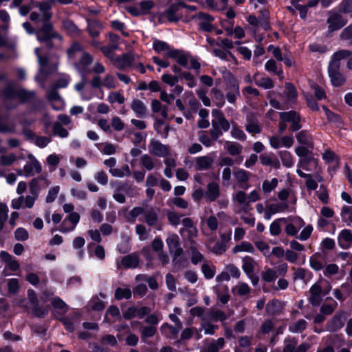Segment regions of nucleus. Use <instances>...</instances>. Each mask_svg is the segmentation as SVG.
I'll return each instance as SVG.
<instances>
[{"mask_svg": "<svg viewBox=\"0 0 352 352\" xmlns=\"http://www.w3.org/2000/svg\"><path fill=\"white\" fill-rule=\"evenodd\" d=\"M4 107L8 110L16 109L18 103L13 102L14 98H18L20 103L34 101L38 104H42L40 99L36 98L33 91H28L22 88H16L13 84L9 83L5 86L0 94Z\"/></svg>", "mask_w": 352, "mask_h": 352, "instance_id": "obj_1", "label": "nucleus"}, {"mask_svg": "<svg viewBox=\"0 0 352 352\" xmlns=\"http://www.w3.org/2000/svg\"><path fill=\"white\" fill-rule=\"evenodd\" d=\"M327 14V23L328 27L326 36L327 37H331L333 32L341 29L347 23V20L338 12L329 11Z\"/></svg>", "mask_w": 352, "mask_h": 352, "instance_id": "obj_2", "label": "nucleus"}, {"mask_svg": "<svg viewBox=\"0 0 352 352\" xmlns=\"http://www.w3.org/2000/svg\"><path fill=\"white\" fill-rule=\"evenodd\" d=\"M170 254L173 256V263L177 265L179 260L177 259L184 252L181 248L180 239L177 234H170L166 240Z\"/></svg>", "mask_w": 352, "mask_h": 352, "instance_id": "obj_3", "label": "nucleus"}, {"mask_svg": "<svg viewBox=\"0 0 352 352\" xmlns=\"http://www.w3.org/2000/svg\"><path fill=\"white\" fill-rule=\"evenodd\" d=\"M42 25L36 30V38L40 42L48 41L54 38H59V35L54 30L50 21H41Z\"/></svg>", "mask_w": 352, "mask_h": 352, "instance_id": "obj_4", "label": "nucleus"}, {"mask_svg": "<svg viewBox=\"0 0 352 352\" xmlns=\"http://www.w3.org/2000/svg\"><path fill=\"white\" fill-rule=\"evenodd\" d=\"M159 209L155 207H146L144 213V221L150 227L157 230L162 229V224L159 218Z\"/></svg>", "mask_w": 352, "mask_h": 352, "instance_id": "obj_5", "label": "nucleus"}, {"mask_svg": "<svg viewBox=\"0 0 352 352\" xmlns=\"http://www.w3.org/2000/svg\"><path fill=\"white\" fill-rule=\"evenodd\" d=\"M310 344L302 342L298 346V340L288 337L284 340V346L282 352H307L310 349Z\"/></svg>", "mask_w": 352, "mask_h": 352, "instance_id": "obj_6", "label": "nucleus"}, {"mask_svg": "<svg viewBox=\"0 0 352 352\" xmlns=\"http://www.w3.org/2000/svg\"><path fill=\"white\" fill-rule=\"evenodd\" d=\"M280 118L283 122L291 123L290 129L292 131H297L301 129L300 116L295 111H289L287 112H280L279 113Z\"/></svg>", "mask_w": 352, "mask_h": 352, "instance_id": "obj_7", "label": "nucleus"}, {"mask_svg": "<svg viewBox=\"0 0 352 352\" xmlns=\"http://www.w3.org/2000/svg\"><path fill=\"white\" fill-rule=\"evenodd\" d=\"M351 54V51L346 50H342L334 53L333 58L329 64V75L340 72V60L346 58L347 56Z\"/></svg>", "mask_w": 352, "mask_h": 352, "instance_id": "obj_8", "label": "nucleus"}, {"mask_svg": "<svg viewBox=\"0 0 352 352\" xmlns=\"http://www.w3.org/2000/svg\"><path fill=\"white\" fill-rule=\"evenodd\" d=\"M93 60V56L90 54L83 52L79 60L74 63V67L81 76H86L91 72L89 67Z\"/></svg>", "mask_w": 352, "mask_h": 352, "instance_id": "obj_9", "label": "nucleus"}, {"mask_svg": "<svg viewBox=\"0 0 352 352\" xmlns=\"http://www.w3.org/2000/svg\"><path fill=\"white\" fill-rule=\"evenodd\" d=\"M329 290L330 287L327 291L323 292L321 285L318 283H316L309 289V302L313 306H318L322 300V296L326 295Z\"/></svg>", "mask_w": 352, "mask_h": 352, "instance_id": "obj_10", "label": "nucleus"}, {"mask_svg": "<svg viewBox=\"0 0 352 352\" xmlns=\"http://www.w3.org/2000/svg\"><path fill=\"white\" fill-rule=\"evenodd\" d=\"M245 130L250 134H258L262 131V126L256 116L252 113L249 112L245 118Z\"/></svg>", "mask_w": 352, "mask_h": 352, "instance_id": "obj_11", "label": "nucleus"}, {"mask_svg": "<svg viewBox=\"0 0 352 352\" xmlns=\"http://www.w3.org/2000/svg\"><path fill=\"white\" fill-rule=\"evenodd\" d=\"M148 151L151 154L157 157H166L170 153L168 146L162 144L159 140H152L148 145Z\"/></svg>", "mask_w": 352, "mask_h": 352, "instance_id": "obj_12", "label": "nucleus"}, {"mask_svg": "<svg viewBox=\"0 0 352 352\" xmlns=\"http://www.w3.org/2000/svg\"><path fill=\"white\" fill-rule=\"evenodd\" d=\"M135 60L133 53H125L121 56L115 57L112 60L113 65L118 69L123 70L126 67H130Z\"/></svg>", "mask_w": 352, "mask_h": 352, "instance_id": "obj_13", "label": "nucleus"}, {"mask_svg": "<svg viewBox=\"0 0 352 352\" xmlns=\"http://www.w3.org/2000/svg\"><path fill=\"white\" fill-rule=\"evenodd\" d=\"M345 320V314L343 311L338 312L333 318L327 323L326 329L330 332H336L343 327Z\"/></svg>", "mask_w": 352, "mask_h": 352, "instance_id": "obj_14", "label": "nucleus"}, {"mask_svg": "<svg viewBox=\"0 0 352 352\" xmlns=\"http://www.w3.org/2000/svg\"><path fill=\"white\" fill-rule=\"evenodd\" d=\"M192 19H198L200 21L198 24L200 30L208 32L212 30L211 22L214 20V18L211 15L200 12L192 16Z\"/></svg>", "mask_w": 352, "mask_h": 352, "instance_id": "obj_15", "label": "nucleus"}, {"mask_svg": "<svg viewBox=\"0 0 352 352\" xmlns=\"http://www.w3.org/2000/svg\"><path fill=\"white\" fill-rule=\"evenodd\" d=\"M79 220L80 214L76 212H71L67 217L64 219L59 230L64 233L73 230Z\"/></svg>", "mask_w": 352, "mask_h": 352, "instance_id": "obj_16", "label": "nucleus"}, {"mask_svg": "<svg viewBox=\"0 0 352 352\" xmlns=\"http://www.w3.org/2000/svg\"><path fill=\"white\" fill-rule=\"evenodd\" d=\"M327 254L325 252H316L313 254L309 258L311 267L316 271L322 270L327 263Z\"/></svg>", "mask_w": 352, "mask_h": 352, "instance_id": "obj_17", "label": "nucleus"}, {"mask_svg": "<svg viewBox=\"0 0 352 352\" xmlns=\"http://www.w3.org/2000/svg\"><path fill=\"white\" fill-rule=\"evenodd\" d=\"M220 188L217 183L212 182L208 184L205 198L208 201H214L220 196Z\"/></svg>", "mask_w": 352, "mask_h": 352, "instance_id": "obj_18", "label": "nucleus"}, {"mask_svg": "<svg viewBox=\"0 0 352 352\" xmlns=\"http://www.w3.org/2000/svg\"><path fill=\"white\" fill-rule=\"evenodd\" d=\"M259 159L261 164L264 166H270L276 169H278L280 167L278 159L272 153L261 154L259 156Z\"/></svg>", "mask_w": 352, "mask_h": 352, "instance_id": "obj_19", "label": "nucleus"}, {"mask_svg": "<svg viewBox=\"0 0 352 352\" xmlns=\"http://www.w3.org/2000/svg\"><path fill=\"white\" fill-rule=\"evenodd\" d=\"M196 169L197 170H206L212 167L213 158L208 155L197 157L195 160Z\"/></svg>", "mask_w": 352, "mask_h": 352, "instance_id": "obj_20", "label": "nucleus"}, {"mask_svg": "<svg viewBox=\"0 0 352 352\" xmlns=\"http://www.w3.org/2000/svg\"><path fill=\"white\" fill-rule=\"evenodd\" d=\"M212 115L215 117V120L217 121L218 127H221L222 131H227L230 129V123L228 120L225 118L223 113L217 109H213Z\"/></svg>", "mask_w": 352, "mask_h": 352, "instance_id": "obj_21", "label": "nucleus"}, {"mask_svg": "<svg viewBox=\"0 0 352 352\" xmlns=\"http://www.w3.org/2000/svg\"><path fill=\"white\" fill-rule=\"evenodd\" d=\"M29 157L32 158V160L30 163L25 164L23 168L26 177L34 175V170H35L36 173H41L42 170L41 166L37 160L31 155H29Z\"/></svg>", "mask_w": 352, "mask_h": 352, "instance_id": "obj_22", "label": "nucleus"}, {"mask_svg": "<svg viewBox=\"0 0 352 352\" xmlns=\"http://www.w3.org/2000/svg\"><path fill=\"white\" fill-rule=\"evenodd\" d=\"M225 344V340L220 338L217 340H213L210 343L205 344L201 350V352H218L223 347Z\"/></svg>", "mask_w": 352, "mask_h": 352, "instance_id": "obj_23", "label": "nucleus"}, {"mask_svg": "<svg viewBox=\"0 0 352 352\" xmlns=\"http://www.w3.org/2000/svg\"><path fill=\"white\" fill-rule=\"evenodd\" d=\"M227 319L226 314L220 310H209L205 316L202 318V320H213V321H221L223 322Z\"/></svg>", "mask_w": 352, "mask_h": 352, "instance_id": "obj_24", "label": "nucleus"}, {"mask_svg": "<svg viewBox=\"0 0 352 352\" xmlns=\"http://www.w3.org/2000/svg\"><path fill=\"white\" fill-rule=\"evenodd\" d=\"M121 264L125 268H136L140 264L139 256L136 254H128L122 258Z\"/></svg>", "mask_w": 352, "mask_h": 352, "instance_id": "obj_25", "label": "nucleus"}, {"mask_svg": "<svg viewBox=\"0 0 352 352\" xmlns=\"http://www.w3.org/2000/svg\"><path fill=\"white\" fill-rule=\"evenodd\" d=\"M250 175V173L243 169H237L234 172V176L236 180L240 184V186L244 189L248 188L247 182L249 180Z\"/></svg>", "mask_w": 352, "mask_h": 352, "instance_id": "obj_26", "label": "nucleus"}, {"mask_svg": "<svg viewBox=\"0 0 352 352\" xmlns=\"http://www.w3.org/2000/svg\"><path fill=\"white\" fill-rule=\"evenodd\" d=\"M131 109L135 113L137 117L144 118L146 114V107L144 103L138 99H135L131 104Z\"/></svg>", "mask_w": 352, "mask_h": 352, "instance_id": "obj_27", "label": "nucleus"}, {"mask_svg": "<svg viewBox=\"0 0 352 352\" xmlns=\"http://www.w3.org/2000/svg\"><path fill=\"white\" fill-rule=\"evenodd\" d=\"M102 28V24L99 21L87 19V32L92 37L99 36Z\"/></svg>", "mask_w": 352, "mask_h": 352, "instance_id": "obj_28", "label": "nucleus"}, {"mask_svg": "<svg viewBox=\"0 0 352 352\" xmlns=\"http://www.w3.org/2000/svg\"><path fill=\"white\" fill-rule=\"evenodd\" d=\"M296 138L299 144L305 145L310 148H314L311 137L307 131H300L296 135Z\"/></svg>", "mask_w": 352, "mask_h": 352, "instance_id": "obj_29", "label": "nucleus"}, {"mask_svg": "<svg viewBox=\"0 0 352 352\" xmlns=\"http://www.w3.org/2000/svg\"><path fill=\"white\" fill-rule=\"evenodd\" d=\"M35 7L38 8L41 11V21H50L52 14L50 12L51 6L47 2H38L35 3Z\"/></svg>", "mask_w": 352, "mask_h": 352, "instance_id": "obj_30", "label": "nucleus"}, {"mask_svg": "<svg viewBox=\"0 0 352 352\" xmlns=\"http://www.w3.org/2000/svg\"><path fill=\"white\" fill-rule=\"evenodd\" d=\"M283 309L282 303L278 300H272L266 305V311L270 315H278Z\"/></svg>", "mask_w": 352, "mask_h": 352, "instance_id": "obj_31", "label": "nucleus"}, {"mask_svg": "<svg viewBox=\"0 0 352 352\" xmlns=\"http://www.w3.org/2000/svg\"><path fill=\"white\" fill-rule=\"evenodd\" d=\"M225 148L228 153L232 156L241 155L243 151V146L234 142L226 141L225 143Z\"/></svg>", "mask_w": 352, "mask_h": 352, "instance_id": "obj_32", "label": "nucleus"}, {"mask_svg": "<svg viewBox=\"0 0 352 352\" xmlns=\"http://www.w3.org/2000/svg\"><path fill=\"white\" fill-rule=\"evenodd\" d=\"M338 241L342 248H347L352 242V233L349 230H342L339 235Z\"/></svg>", "mask_w": 352, "mask_h": 352, "instance_id": "obj_33", "label": "nucleus"}, {"mask_svg": "<svg viewBox=\"0 0 352 352\" xmlns=\"http://www.w3.org/2000/svg\"><path fill=\"white\" fill-rule=\"evenodd\" d=\"M284 94L287 97L286 104L293 103L297 97L296 89L291 82H286Z\"/></svg>", "mask_w": 352, "mask_h": 352, "instance_id": "obj_34", "label": "nucleus"}, {"mask_svg": "<svg viewBox=\"0 0 352 352\" xmlns=\"http://www.w3.org/2000/svg\"><path fill=\"white\" fill-rule=\"evenodd\" d=\"M253 80L257 86L266 89H271L274 87V85L273 81L269 77H262L259 78L256 74L254 75Z\"/></svg>", "mask_w": 352, "mask_h": 352, "instance_id": "obj_35", "label": "nucleus"}, {"mask_svg": "<svg viewBox=\"0 0 352 352\" xmlns=\"http://www.w3.org/2000/svg\"><path fill=\"white\" fill-rule=\"evenodd\" d=\"M115 298L120 300L122 299H130L132 296V292L129 286L125 287H118L115 291Z\"/></svg>", "mask_w": 352, "mask_h": 352, "instance_id": "obj_36", "label": "nucleus"}, {"mask_svg": "<svg viewBox=\"0 0 352 352\" xmlns=\"http://www.w3.org/2000/svg\"><path fill=\"white\" fill-rule=\"evenodd\" d=\"M155 160H154L151 155L144 154L140 157V164L147 170H151L157 166L155 164Z\"/></svg>", "mask_w": 352, "mask_h": 352, "instance_id": "obj_37", "label": "nucleus"}, {"mask_svg": "<svg viewBox=\"0 0 352 352\" xmlns=\"http://www.w3.org/2000/svg\"><path fill=\"white\" fill-rule=\"evenodd\" d=\"M201 272L207 279H211L215 274V267L208 261H205L201 265Z\"/></svg>", "mask_w": 352, "mask_h": 352, "instance_id": "obj_38", "label": "nucleus"}, {"mask_svg": "<svg viewBox=\"0 0 352 352\" xmlns=\"http://www.w3.org/2000/svg\"><path fill=\"white\" fill-rule=\"evenodd\" d=\"M63 26L68 34L72 36H78L80 33V30L74 24V23L70 20L64 21Z\"/></svg>", "mask_w": 352, "mask_h": 352, "instance_id": "obj_39", "label": "nucleus"}, {"mask_svg": "<svg viewBox=\"0 0 352 352\" xmlns=\"http://www.w3.org/2000/svg\"><path fill=\"white\" fill-rule=\"evenodd\" d=\"M211 97L214 103L219 107H221L225 104L224 96L222 92L217 89L213 88L211 90Z\"/></svg>", "mask_w": 352, "mask_h": 352, "instance_id": "obj_40", "label": "nucleus"}, {"mask_svg": "<svg viewBox=\"0 0 352 352\" xmlns=\"http://www.w3.org/2000/svg\"><path fill=\"white\" fill-rule=\"evenodd\" d=\"M118 48L117 43H111L106 46H102L100 50L104 55L110 59L111 61L116 57L114 51Z\"/></svg>", "mask_w": 352, "mask_h": 352, "instance_id": "obj_41", "label": "nucleus"}, {"mask_svg": "<svg viewBox=\"0 0 352 352\" xmlns=\"http://www.w3.org/2000/svg\"><path fill=\"white\" fill-rule=\"evenodd\" d=\"M254 259L250 256H245L243 258V271L248 275L254 273Z\"/></svg>", "mask_w": 352, "mask_h": 352, "instance_id": "obj_42", "label": "nucleus"}, {"mask_svg": "<svg viewBox=\"0 0 352 352\" xmlns=\"http://www.w3.org/2000/svg\"><path fill=\"white\" fill-rule=\"evenodd\" d=\"M109 172L113 176L117 177L130 176L131 174L129 166L127 164L124 165L120 168H111Z\"/></svg>", "mask_w": 352, "mask_h": 352, "instance_id": "obj_43", "label": "nucleus"}, {"mask_svg": "<svg viewBox=\"0 0 352 352\" xmlns=\"http://www.w3.org/2000/svg\"><path fill=\"white\" fill-rule=\"evenodd\" d=\"M16 131V124L14 123H8L7 122L3 121L0 118V133L14 134Z\"/></svg>", "mask_w": 352, "mask_h": 352, "instance_id": "obj_44", "label": "nucleus"}, {"mask_svg": "<svg viewBox=\"0 0 352 352\" xmlns=\"http://www.w3.org/2000/svg\"><path fill=\"white\" fill-rule=\"evenodd\" d=\"M278 155L282 161L283 166L290 168L294 165V159L292 154L287 151L278 152Z\"/></svg>", "mask_w": 352, "mask_h": 352, "instance_id": "obj_45", "label": "nucleus"}, {"mask_svg": "<svg viewBox=\"0 0 352 352\" xmlns=\"http://www.w3.org/2000/svg\"><path fill=\"white\" fill-rule=\"evenodd\" d=\"M307 321L300 319L291 324L289 327V330L292 333H300L304 331L307 328Z\"/></svg>", "mask_w": 352, "mask_h": 352, "instance_id": "obj_46", "label": "nucleus"}, {"mask_svg": "<svg viewBox=\"0 0 352 352\" xmlns=\"http://www.w3.org/2000/svg\"><path fill=\"white\" fill-rule=\"evenodd\" d=\"M53 307L60 311L61 314H65L68 311V306L60 298H54L52 300Z\"/></svg>", "mask_w": 352, "mask_h": 352, "instance_id": "obj_47", "label": "nucleus"}, {"mask_svg": "<svg viewBox=\"0 0 352 352\" xmlns=\"http://www.w3.org/2000/svg\"><path fill=\"white\" fill-rule=\"evenodd\" d=\"M233 253L236 254L240 252H254V248L250 242L243 241L239 245H235L232 249Z\"/></svg>", "mask_w": 352, "mask_h": 352, "instance_id": "obj_48", "label": "nucleus"}, {"mask_svg": "<svg viewBox=\"0 0 352 352\" xmlns=\"http://www.w3.org/2000/svg\"><path fill=\"white\" fill-rule=\"evenodd\" d=\"M230 134L233 138L241 141H245L247 138L244 131L241 130L236 123L232 124Z\"/></svg>", "mask_w": 352, "mask_h": 352, "instance_id": "obj_49", "label": "nucleus"}, {"mask_svg": "<svg viewBox=\"0 0 352 352\" xmlns=\"http://www.w3.org/2000/svg\"><path fill=\"white\" fill-rule=\"evenodd\" d=\"M146 208L137 206L134 207L129 212L127 216V221L131 223H133L135 219L141 214L144 215Z\"/></svg>", "mask_w": 352, "mask_h": 352, "instance_id": "obj_50", "label": "nucleus"}, {"mask_svg": "<svg viewBox=\"0 0 352 352\" xmlns=\"http://www.w3.org/2000/svg\"><path fill=\"white\" fill-rule=\"evenodd\" d=\"M53 133L54 135H58L60 138H66L68 136L69 133L66 129H65L62 124L59 122H56L53 124Z\"/></svg>", "mask_w": 352, "mask_h": 352, "instance_id": "obj_51", "label": "nucleus"}, {"mask_svg": "<svg viewBox=\"0 0 352 352\" xmlns=\"http://www.w3.org/2000/svg\"><path fill=\"white\" fill-rule=\"evenodd\" d=\"M261 277L264 281L270 283L274 281L278 277V274L274 270L267 268L261 273Z\"/></svg>", "mask_w": 352, "mask_h": 352, "instance_id": "obj_52", "label": "nucleus"}, {"mask_svg": "<svg viewBox=\"0 0 352 352\" xmlns=\"http://www.w3.org/2000/svg\"><path fill=\"white\" fill-rule=\"evenodd\" d=\"M82 51H83L82 46L79 43L74 42L67 50V54L69 58H74L77 53L82 52Z\"/></svg>", "mask_w": 352, "mask_h": 352, "instance_id": "obj_53", "label": "nucleus"}, {"mask_svg": "<svg viewBox=\"0 0 352 352\" xmlns=\"http://www.w3.org/2000/svg\"><path fill=\"white\" fill-rule=\"evenodd\" d=\"M339 12L343 14H350L352 17V0H343L339 5Z\"/></svg>", "mask_w": 352, "mask_h": 352, "instance_id": "obj_54", "label": "nucleus"}, {"mask_svg": "<svg viewBox=\"0 0 352 352\" xmlns=\"http://www.w3.org/2000/svg\"><path fill=\"white\" fill-rule=\"evenodd\" d=\"M285 218H280L273 221L270 227V234L273 236H278L281 232L280 221H285Z\"/></svg>", "mask_w": 352, "mask_h": 352, "instance_id": "obj_55", "label": "nucleus"}, {"mask_svg": "<svg viewBox=\"0 0 352 352\" xmlns=\"http://www.w3.org/2000/svg\"><path fill=\"white\" fill-rule=\"evenodd\" d=\"M38 62L39 65V72L45 76L49 75L50 72L46 69V67L49 63L48 58L45 56H38Z\"/></svg>", "mask_w": 352, "mask_h": 352, "instance_id": "obj_56", "label": "nucleus"}, {"mask_svg": "<svg viewBox=\"0 0 352 352\" xmlns=\"http://www.w3.org/2000/svg\"><path fill=\"white\" fill-rule=\"evenodd\" d=\"M278 184L276 178L272 179L271 181L265 180L262 185V189L264 193L267 194L273 190Z\"/></svg>", "mask_w": 352, "mask_h": 352, "instance_id": "obj_57", "label": "nucleus"}, {"mask_svg": "<svg viewBox=\"0 0 352 352\" xmlns=\"http://www.w3.org/2000/svg\"><path fill=\"white\" fill-rule=\"evenodd\" d=\"M135 232L140 241H145L148 238V232L144 224L136 225Z\"/></svg>", "mask_w": 352, "mask_h": 352, "instance_id": "obj_58", "label": "nucleus"}, {"mask_svg": "<svg viewBox=\"0 0 352 352\" xmlns=\"http://www.w3.org/2000/svg\"><path fill=\"white\" fill-rule=\"evenodd\" d=\"M180 78V74L179 76L164 74L161 77L162 82L170 85V87H173L177 82H179Z\"/></svg>", "mask_w": 352, "mask_h": 352, "instance_id": "obj_59", "label": "nucleus"}, {"mask_svg": "<svg viewBox=\"0 0 352 352\" xmlns=\"http://www.w3.org/2000/svg\"><path fill=\"white\" fill-rule=\"evenodd\" d=\"M157 329L154 326H146L141 330V338L145 340L146 338L153 337L156 333Z\"/></svg>", "mask_w": 352, "mask_h": 352, "instance_id": "obj_60", "label": "nucleus"}, {"mask_svg": "<svg viewBox=\"0 0 352 352\" xmlns=\"http://www.w3.org/2000/svg\"><path fill=\"white\" fill-rule=\"evenodd\" d=\"M153 50L156 52L161 53L163 51H168L170 46L168 45V44L167 43H166L164 41L155 40L153 42Z\"/></svg>", "mask_w": 352, "mask_h": 352, "instance_id": "obj_61", "label": "nucleus"}, {"mask_svg": "<svg viewBox=\"0 0 352 352\" xmlns=\"http://www.w3.org/2000/svg\"><path fill=\"white\" fill-rule=\"evenodd\" d=\"M333 86H341L345 82V78L340 72L329 75Z\"/></svg>", "mask_w": 352, "mask_h": 352, "instance_id": "obj_62", "label": "nucleus"}, {"mask_svg": "<svg viewBox=\"0 0 352 352\" xmlns=\"http://www.w3.org/2000/svg\"><path fill=\"white\" fill-rule=\"evenodd\" d=\"M196 94L199 98L202 101L206 107H210L211 104L210 98L206 96L207 90L204 88H200L196 91Z\"/></svg>", "mask_w": 352, "mask_h": 352, "instance_id": "obj_63", "label": "nucleus"}, {"mask_svg": "<svg viewBox=\"0 0 352 352\" xmlns=\"http://www.w3.org/2000/svg\"><path fill=\"white\" fill-rule=\"evenodd\" d=\"M351 38H352V24H350L342 30V32L340 34V39L341 41H349V40H351Z\"/></svg>", "mask_w": 352, "mask_h": 352, "instance_id": "obj_64", "label": "nucleus"}]
</instances>
